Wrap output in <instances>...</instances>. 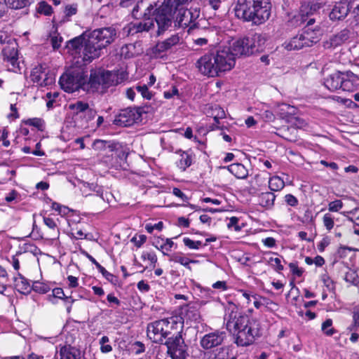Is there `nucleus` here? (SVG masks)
<instances>
[{
    "mask_svg": "<svg viewBox=\"0 0 359 359\" xmlns=\"http://www.w3.org/2000/svg\"><path fill=\"white\" fill-rule=\"evenodd\" d=\"M224 319L226 330L233 335L238 346H249L259 335V320L246 314L238 313L237 306L233 302H228L226 306Z\"/></svg>",
    "mask_w": 359,
    "mask_h": 359,
    "instance_id": "obj_1",
    "label": "nucleus"
},
{
    "mask_svg": "<svg viewBox=\"0 0 359 359\" xmlns=\"http://www.w3.org/2000/svg\"><path fill=\"white\" fill-rule=\"evenodd\" d=\"M189 0H168L166 4L155 13L154 21L158 29L157 35L163 34L172 24V19L179 27H188L199 16V12L185 9L184 4Z\"/></svg>",
    "mask_w": 359,
    "mask_h": 359,
    "instance_id": "obj_2",
    "label": "nucleus"
},
{
    "mask_svg": "<svg viewBox=\"0 0 359 359\" xmlns=\"http://www.w3.org/2000/svg\"><path fill=\"white\" fill-rule=\"evenodd\" d=\"M235 63L234 57L224 48L218 50L216 53L202 56L197 62V67L202 74L214 77L221 72L230 71Z\"/></svg>",
    "mask_w": 359,
    "mask_h": 359,
    "instance_id": "obj_3",
    "label": "nucleus"
},
{
    "mask_svg": "<svg viewBox=\"0 0 359 359\" xmlns=\"http://www.w3.org/2000/svg\"><path fill=\"white\" fill-rule=\"evenodd\" d=\"M234 12L239 19L261 25L269 18L271 6L266 0H237Z\"/></svg>",
    "mask_w": 359,
    "mask_h": 359,
    "instance_id": "obj_4",
    "label": "nucleus"
},
{
    "mask_svg": "<svg viewBox=\"0 0 359 359\" xmlns=\"http://www.w3.org/2000/svg\"><path fill=\"white\" fill-rule=\"evenodd\" d=\"M68 52L77 60L75 64L79 65V59L85 63H90L94 59L100 56L101 48L98 47L95 41H91V37L87 34L70 40L67 45Z\"/></svg>",
    "mask_w": 359,
    "mask_h": 359,
    "instance_id": "obj_5",
    "label": "nucleus"
},
{
    "mask_svg": "<svg viewBox=\"0 0 359 359\" xmlns=\"http://www.w3.org/2000/svg\"><path fill=\"white\" fill-rule=\"evenodd\" d=\"M322 7L320 3H312L311 4H304L300 8L299 12L293 16L290 22L292 26H300L307 22L306 26L301 34L304 37L306 46H311L318 41L319 30L312 29L310 26L315 22V19L311 18L318 10Z\"/></svg>",
    "mask_w": 359,
    "mask_h": 359,
    "instance_id": "obj_6",
    "label": "nucleus"
},
{
    "mask_svg": "<svg viewBox=\"0 0 359 359\" xmlns=\"http://www.w3.org/2000/svg\"><path fill=\"white\" fill-rule=\"evenodd\" d=\"M116 72L102 69H92L88 82L84 80L83 90L88 92L103 93L110 86L117 85L123 80Z\"/></svg>",
    "mask_w": 359,
    "mask_h": 359,
    "instance_id": "obj_7",
    "label": "nucleus"
},
{
    "mask_svg": "<svg viewBox=\"0 0 359 359\" xmlns=\"http://www.w3.org/2000/svg\"><path fill=\"white\" fill-rule=\"evenodd\" d=\"M266 39L261 34H255L250 37L233 39L230 41L228 50L233 57L241 55H250L262 48Z\"/></svg>",
    "mask_w": 359,
    "mask_h": 359,
    "instance_id": "obj_8",
    "label": "nucleus"
},
{
    "mask_svg": "<svg viewBox=\"0 0 359 359\" xmlns=\"http://www.w3.org/2000/svg\"><path fill=\"white\" fill-rule=\"evenodd\" d=\"M123 7L133 6L132 15L135 18H149L161 8H156V0H125L121 2Z\"/></svg>",
    "mask_w": 359,
    "mask_h": 359,
    "instance_id": "obj_9",
    "label": "nucleus"
},
{
    "mask_svg": "<svg viewBox=\"0 0 359 359\" xmlns=\"http://www.w3.org/2000/svg\"><path fill=\"white\" fill-rule=\"evenodd\" d=\"M86 77L83 70L71 69L63 74L60 79L62 88L68 93H72L80 88L83 89L84 80Z\"/></svg>",
    "mask_w": 359,
    "mask_h": 359,
    "instance_id": "obj_10",
    "label": "nucleus"
},
{
    "mask_svg": "<svg viewBox=\"0 0 359 359\" xmlns=\"http://www.w3.org/2000/svg\"><path fill=\"white\" fill-rule=\"evenodd\" d=\"M171 326L168 319L156 320L147 326V337L154 343L162 344L170 332Z\"/></svg>",
    "mask_w": 359,
    "mask_h": 359,
    "instance_id": "obj_11",
    "label": "nucleus"
},
{
    "mask_svg": "<svg viewBox=\"0 0 359 359\" xmlns=\"http://www.w3.org/2000/svg\"><path fill=\"white\" fill-rule=\"evenodd\" d=\"M91 41H95L101 49L110 44L116 36V31L112 27L96 29L89 34Z\"/></svg>",
    "mask_w": 359,
    "mask_h": 359,
    "instance_id": "obj_12",
    "label": "nucleus"
},
{
    "mask_svg": "<svg viewBox=\"0 0 359 359\" xmlns=\"http://www.w3.org/2000/svg\"><path fill=\"white\" fill-rule=\"evenodd\" d=\"M168 355L171 359H187L188 353L181 336L169 337L165 341Z\"/></svg>",
    "mask_w": 359,
    "mask_h": 359,
    "instance_id": "obj_13",
    "label": "nucleus"
},
{
    "mask_svg": "<svg viewBox=\"0 0 359 359\" xmlns=\"http://www.w3.org/2000/svg\"><path fill=\"white\" fill-rule=\"evenodd\" d=\"M32 81L41 86H47L52 85L55 81L53 74L47 70L46 65H39L36 66L31 72Z\"/></svg>",
    "mask_w": 359,
    "mask_h": 359,
    "instance_id": "obj_14",
    "label": "nucleus"
},
{
    "mask_svg": "<svg viewBox=\"0 0 359 359\" xmlns=\"http://www.w3.org/2000/svg\"><path fill=\"white\" fill-rule=\"evenodd\" d=\"M154 27L153 20L150 18H145L144 22H136L128 24L123 28L124 34L127 35H135L144 32H149L151 27Z\"/></svg>",
    "mask_w": 359,
    "mask_h": 359,
    "instance_id": "obj_15",
    "label": "nucleus"
},
{
    "mask_svg": "<svg viewBox=\"0 0 359 359\" xmlns=\"http://www.w3.org/2000/svg\"><path fill=\"white\" fill-rule=\"evenodd\" d=\"M354 36L355 34L353 32L349 29H344L337 34L331 36L329 40L325 42L324 46L327 48H335L337 46H341Z\"/></svg>",
    "mask_w": 359,
    "mask_h": 359,
    "instance_id": "obj_16",
    "label": "nucleus"
},
{
    "mask_svg": "<svg viewBox=\"0 0 359 359\" xmlns=\"http://www.w3.org/2000/svg\"><path fill=\"white\" fill-rule=\"evenodd\" d=\"M140 117L141 114L137 109L128 107L121 111L116 121L127 126L138 121Z\"/></svg>",
    "mask_w": 359,
    "mask_h": 359,
    "instance_id": "obj_17",
    "label": "nucleus"
},
{
    "mask_svg": "<svg viewBox=\"0 0 359 359\" xmlns=\"http://www.w3.org/2000/svg\"><path fill=\"white\" fill-rule=\"evenodd\" d=\"M225 337L224 332H214L205 334L201 340V345L205 349H209L220 345Z\"/></svg>",
    "mask_w": 359,
    "mask_h": 359,
    "instance_id": "obj_18",
    "label": "nucleus"
},
{
    "mask_svg": "<svg viewBox=\"0 0 359 359\" xmlns=\"http://www.w3.org/2000/svg\"><path fill=\"white\" fill-rule=\"evenodd\" d=\"M341 86V90L343 91H354L359 86V78L351 72L342 73Z\"/></svg>",
    "mask_w": 359,
    "mask_h": 359,
    "instance_id": "obj_19",
    "label": "nucleus"
},
{
    "mask_svg": "<svg viewBox=\"0 0 359 359\" xmlns=\"http://www.w3.org/2000/svg\"><path fill=\"white\" fill-rule=\"evenodd\" d=\"M264 257L262 261L270 266L274 271L280 273L284 269V266L282 264V257L279 256L277 253L267 251L264 252Z\"/></svg>",
    "mask_w": 359,
    "mask_h": 359,
    "instance_id": "obj_20",
    "label": "nucleus"
},
{
    "mask_svg": "<svg viewBox=\"0 0 359 359\" xmlns=\"http://www.w3.org/2000/svg\"><path fill=\"white\" fill-rule=\"evenodd\" d=\"M348 4L346 1L337 3L330 13V18L332 20H341L348 13Z\"/></svg>",
    "mask_w": 359,
    "mask_h": 359,
    "instance_id": "obj_21",
    "label": "nucleus"
},
{
    "mask_svg": "<svg viewBox=\"0 0 359 359\" xmlns=\"http://www.w3.org/2000/svg\"><path fill=\"white\" fill-rule=\"evenodd\" d=\"M15 288L21 294H28L32 290V285L29 281L21 273H18L14 277Z\"/></svg>",
    "mask_w": 359,
    "mask_h": 359,
    "instance_id": "obj_22",
    "label": "nucleus"
},
{
    "mask_svg": "<svg viewBox=\"0 0 359 359\" xmlns=\"http://www.w3.org/2000/svg\"><path fill=\"white\" fill-rule=\"evenodd\" d=\"M341 72H337L330 74L329 76L325 79V87L332 92L341 89Z\"/></svg>",
    "mask_w": 359,
    "mask_h": 359,
    "instance_id": "obj_23",
    "label": "nucleus"
},
{
    "mask_svg": "<svg viewBox=\"0 0 359 359\" xmlns=\"http://www.w3.org/2000/svg\"><path fill=\"white\" fill-rule=\"evenodd\" d=\"M60 359H81V353L71 346H63L60 349Z\"/></svg>",
    "mask_w": 359,
    "mask_h": 359,
    "instance_id": "obj_24",
    "label": "nucleus"
},
{
    "mask_svg": "<svg viewBox=\"0 0 359 359\" xmlns=\"http://www.w3.org/2000/svg\"><path fill=\"white\" fill-rule=\"evenodd\" d=\"M255 114L259 116L264 121H272L275 118V116L270 110L269 107L264 103L257 104Z\"/></svg>",
    "mask_w": 359,
    "mask_h": 359,
    "instance_id": "obj_25",
    "label": "nucleus"
},
{
    "mask_svg": "<svg viewBox=\"0 0 359 359\" xmlns=\"http://www.w3.org/2000/svg\"><path fill=\"white\" fill-rule=\"evenodd\" d=\"M168 260L172 262L178 263L187 269L191 270L190 266L191 263H198V261L191 259L180 252H175L170 255H168Z\"/></svg>",
    "mask_w": 359,
    "mask_h": 359,
    "instance_id": "obj_26",
    "label": "nucleus"
},
{
    "mask_svg": "<svg viewBox=\"0 0 359 359\" xmlns=\"http://www.w3.org/2000/svg\"><path fill=\"white\" fill-rule=\"evenodd\" d=\"M227 170L238 179H245L248 175V169L241 163H232Z\"/></svg>",
    "mask_w": 359,
    "mask_h": 359,
    "instance_id": "obj_27",
    "label": "nucleus"
},
{
    "mask_svg": "<svg viewBox=\"0 0 359 359\" xmlns=\"http://www.w3.org/2000/svg\"><path fill=\"white\" fill-rule=\"evenodd\" d=\"M306 42L305 43L304 37L300 34L292 38L288 42H286L285 43V48L287 50H299L304 47H306Z\"/></svg>",
    "mask_w": 359,
    "mask_h": 359,
    "instance_id": "obj_28",
    "label": "nucleus"
},
{
    "mask_svg": "<svg viewBox=\"0 0 359 359\" xmlns=\"http://www.w3.org/2000/svg\"><path fill=\"white\" fill-rule=\"evenodd\" d=\"M180 159L176 162V165L182 171L186 170L187 168L191 165L193 157L187 151H180Z\"/></svg>",
    "mask_w": 359,
    "mask_h": 359,
    "instance_id": "obj_29",
    "label": "nucleus"
},
{
    "mask_svg": "<svg viewBox=\"0 0 359 359\" xmlns=\"http://www.w3.org/2000/svg\"><path fill=\"white\" fill-rule=\"evenodd\" d=\"M276 196L272 192H263L258 196L259 204L266 208H271L273 206Z\"/></svg>",
    "mask_w": 359,
    "mask_h": 359,
    "instance_id": "obj_30",
    "label": "nucleus"
},
{
    "mask_svg": "<svg viewBox=\"0 0 359 359\" xmlns=\"http://www.w3.org/2000/svg\"><path fill=\"white\" fill-rule=\"evenodd\" d=\"M199 294L198 296L201 299V304L204 305L207 303L214 300L215 299V292L210 287H202L199 286Z\"/></svg>",
    "mask_w": 359,
    "mask_h": 359,
    "instance_id": "obj_31",
    "label": "nucleus"
},
{
    "mask_svg": "<svg viewBox=\"0 0 359 359\" xmlns=\"http://www.w3.org/2000/svg\"><path fill=\"white\" fill-rule=\"evenodd\" d=\"M168 51L163 41H158L155 46L150 48L148 50V54L154 58L163 57L165 53Z\"/></svg>",
    "mask_w": 359,
    "mask_h": 359,
    "instance_id": "obj_32",
    "label": "nucleus"
},
{
    "mask_svg": "<svg viewBox=\"0 0 359 359\" xmlns=\"http://www.w3.org/2000/svg\"><path fill=\"white\" fill-rule=\"evenodd\" d=\"M78 11L77 4H67L64 7V17L62 20V22L71 20V17L76 15Z\"/></svg>",
    "mask_w": 359,
    "mask_h": 359,
    "instance_id": "obj_33",
    "label": "nucleus"
},
{
    "mask_svg": "<svg viewBox=\"0 0 359 359\" xmlns=\"http://www.w3.org/2000/svg\"><path fill=\"white\" fill-rule=\"evenodd\" d=\"M269 187L272 191H278L283 189L285 183L280 177L273 176L269 179Z\"/></svg>",
    "mask_w": 359,
    "mask_h": 359,
    "instance_id": "obj_34",
    "label": "nucleus"
},
{
    "mask_svg": "<svg viewBox=\"0 0 359 359\" xmlns=\"http://www.w3.org/2000/svg\"><path fill=\"white\" fill-rule=\"evenodd\" d=\"M93 148L96 151H104L108 149L109 151H112L114 147L110 142L96 140L93 144Z\"/></svg>",
    "mask_w": 359,
    "mask_h": 359,
    "instance_id": "obj_35",
    "label": "nucleus"
},
{
    "mask_svg": "<svg viewBox=\"0 0 359 359\" xmlns=\"http://www.w3.org/2000/svg\"><path fill=\"white\" fill-rule=\"evenodd\" d=\"M51 208L53 210L57 211L62 217H66L67 219L72 214L73 210L68 207L62 205L56 202L52 203Z\"/></svg>",
    "mask_w": 359,
    "mask_h": 359,
    "instance_id": "obj_36",
    "label": "nucleus"
},
{
    "mask_svg": "<svg viewBox=\"0 0 359 359\" xmlns=\"http://www.w3.org/2000/svg\"><path fill=\"white\" fill-rule=\"evenodd\" d=\"M69 109L74 114H78L88 109V104L83 101H76L69 104Z\"/></svg>",
    "mask_w": 359,
    "mask_h": 359,
    "instance_id": "obj_37",
    "label": "nucleus"
},
{
    "mask_svg": "<svg viewBox=\"0 0 359 359\" xmlns=\"http://www.w3.org/2000/svg\"><path fill=\"white\" fill-rule=\"evenodd\" d=\"M141 259L143 261H148L150 267L154 269L157 262L158 258L156 253L153 251H144L141 255Z\"/></svg>",
    "mask_w": 359,
    "mask_h": 359,
    "instance_id": "obj_38",
    "label": "nucleus"
},
{
    "mask_svg": "<svg viewBox=\"0 0 359 359\" xmlns=\"http://www.w3.org/2000/svg\"><path fill=\"white\" fill-rule=\"evenodd\" d=\"M6 5L13 9H20L27 6L29 0H5Z\"/></svg>",
    "mask_w": 359,
    "mask_h": 359,
    "instance_id": "obj_39",
    "label": "nucleus"
},
{
    "mask_svg": "<svg viewBox=\"0 0 359 359\" xmlns=\"http://www.w3.org/2000/svg\"><path fill=\"white\" fill-rule=\"evenodd\" d=\"M332 320L330 318L326 319L321 325L323 332L327 336H332L337 332V330L332 327Z\"/></svg>",
    "mask_w": 359,
    "mask_h": 359,
    "instance_id": "obj_40",
    "label": "nucleus"
},
{
    "mask_svg": "<svg viewBox=\"0 0 359 359\" xmlns=\"http://www.w3.org/2000/svg\"><path fill=\"white\" fill-rule=\"evenodd\" d=\"M182 39V36L179 34H175L172 35L167 39L163 41V42L167 50H168L171 49L173 46L179 44L181 42Z\"/></svg>",
    "mask_w": 359,
    "mask_h": 359,
    "instance_id": "obj_41",
    "label": "nucleus"
},
{
    "mask_svg": "<svg viewBox=\"0 0 359 359\" xmlns=\"http://www.w3.org/2000/svg\"><path fill=\"white\" fill-rule=\"evenodd\" d=\"M4 60L12 59L13 57L18 56L16 45H6L2 50Z\"/></svg>",
    "mask_w": 359,
    "mask_h": 359,
    "instance_id": "obj_42",
    "label": "nucleus"
},
{
    "mask_svg": "<svg viewBox=\"0 0 359 359\" xmlns=\"http://www.w3.org/2000/svg\"><path fill=\"white\" fill-rule=\"evenodd\" d=\"M135 90L146 100H150L154 96L153 93L149 90L147 84L137 85L135 86Z\"/></svg>",
    "mask_w": 359,
    "mask_h": 359,
    "instance_id": "obj_43",
    "label": "nucleus"
},
{
    "mask_svg": "<svg viewBox=\"0 0 359 359\" xmlns=\"http://www.w3.org/2000/svg\"><path fill=\"white\" fill-rule=\"evenodd\" d=\"M24 123L26 125L34 126L41 131H43L45 128L44 121L40 118H28L24 121Z\"/></svg>",
    "mask_w": 359,
    "mask_h": 359,
    "instance_id": "obj_44",
    "label": "nucleus"
},
{
    "mask_svg": "<svg viewBox=\"0 0 359 359\" xmlns=\"http://www.w3.org/2000/svg\"><path fill=\"white\" fill-rule=\"evenodd\" d=\"M97 269L102 273L106 280L114 285L116 284L118 278L116 276L107 271L102 265H100Z\"/></svg>",
    "mask_w": 359,
    "mask_h": 359,
    "instance_id": "obj_45",
    "label": "nucleus"
},
{
    "mask_svg": "<svg viewBox=\"0 0 359 359\" xmlns=\"http://www.w3.org/2000/svg\"><path fill=\"white\" fill-rule=\"evenodd\" d=\"M37 11L41 14L48 16L53 13V8L47 2L42 1L38 4Z\"/></svg>",
    "mask_w": 359,
    "mask_h": 359,
    "instance_id": "obj_46",
    "label": "nucleus"
},
{
    "mask_svg": "<svg viewBox=\"0 0 359 359\" xmlns=\"http://www.w3.org/2000/svg\"><path fill=\"white\" fill-rule=\"evenodd\" d=\"M32 290L38 293L46 294L50 290V287L48 285L43 283L34 281L32 283Z\"/></svg>",
    "mask_w": 359,
    "mask_h": 359,
    "instance_id": "obj_47",
    "label": "nucleus"
},
{
    "mask_svg": "<svg viewBox=\"0 0 359 359\" xmlns=\"http://www.w3.org/2000/svg\"><path fill=\"white\" fill-rule=\"evenodd\" d=\"M147 236L144 234H138L136 233L130 240V241L135 245L137 248H141L144 243L147 241Z\"/></svg>",
    "mask_w": 359,
    "mask_h": 359,
    "instance_id": "obj_48",
    "label": "nucleus"
},
{
    "mask_svg": "<svg viewBox=\"0 0 359 359\" xmlns=\"http://www.w3.org/2000/svg\"><path fill=\"white\" fill-rule=\"evenodd\" d=\"M175 245L174 242L170 238H166L163 240V243L161 245L159 250H161L164 255L168 257V252L171 251L172 248Z\"/></svg>",
    "mask_w": 359,
    "mask_h": 359,
    "instance_id": "obj_49",
    "label": "nucleus"
},
{
    "mask_svg": "<svg viewBox=\"0 0 359 359\" xmlns=\"http://www.w3.org/2000/svg\"><path fill=\"white\" fill-rule=\"evenodd\" d=\"M100 350L102 353H109L111 351L112 347L109 344V339L107 336H103L100 339Z\"/></svg>",
    "mask_w": 359,
    "mask_h": 359,
    "instance_id": "obj_50",
    "label": "nucleus"
},
{
    "mask_svg": "<svg viewBox=\"0 0 359 359\" xmlns=\"http://www.w3.org/2000/svg\"><path fill=\"white\" fill-rule=\"evenodd\" d=\"M183 243L185 246L191 250H198L202 245V243L200 241H193L189 238L185 237L183 238Z\"/></svg>",
    "mask_w": 359,
    "mask_h": 359,
    "instance_id": "obj_51",
    "label": "nucleus"
},
{
    "mask_svg": "<svg viewBox=\"0 0 359 359\" xmlns=\"http://www.w3.org/2000/svg\"><path fill=\"white\" fill-rule=\"evenodd\" d=\"M323 222L327 230L330 231L334 226V217L330 213H326L323 217Z\"/></svg>",
    "mask_w": 359,
    "mask_h": 359,
    "instance_id": "obj_52",
    "label": "nucleus"
},
{
    "mask_svg": "<svg viewBox=\"0 0 359 359\" xmlns=\"http://www.w3.org/2000/svg\"><path fill=\"white\" fill-rule=\"evenodd\" d=\"M163 227H164V224H163V222H158V223L154 224L148 223L145 225V229L149 233H152L154 230L161 231H162Z\"/></svg>",
    "mask_w": 359,
    "mask_h": 359,
    "instance_id": "obj_53",
    "label": "nucleus"
},
{
    "mask_svg": "<svg viewBox=\"0 0 359 359\" xmlns=\"http://www.w3.org/2000/svg\"><path fill=\"white\" fill-rule=\"evenodd\" d=\"M322 281L324 283V285L327 287V289L330 291L333 292L335 289V284L334 281L330 278V277L327 274H323L322 276Z\"/></svg>",
    "mask_w": 359,
    "mask_h": 359,
    "instance_id": "obj_54",
    "label": "nucleus"
},
{
    "mask_svg": "<svg viewBox=\"0 0 359 359\" xmlns=\"http://www.w3.org/2000/svg\"><path fill=\"white\" fill-rule=\"evenodd\" d=\"M0 43L7 45H16V42L14 39L2 31H0Z\"/></svg>",
    "mask_w": 359,
    "mask_h": 359,
    "instance_id": "obj_55",
    "label": "nucleus"
},
{
    "mask_svg": "<svg viewBox=\"0 0 359 359\" xmlns=\"http://www.w3.org/2000/svg\"><path fill=\"white\" fill-rule=\"evenodd\" d=\"M343 208V203L341 200H335L329 203L328 210L330 212H338Z\"/></svg>",
    "mask_w": 359,
    "mask_h": 359,
    "instance_id": "obj_56",
    "label": "nucleus"
},
{
    "mask_svg": "<svg viewBox=\"0 0 359 359\" xmlns=\"http://www.w3.org/2000/svg\"><path fill=\"white\" fill-rule=\"evenodd\" d=\"M289 267L293 275L297 277L302 276L304 270L303 269L299 268L296 263H290Z\"/></svg>",
    "mask_w": 359,
    "mask_h": 359,
    "instance_id": "obj_57",
    "label": "nucleus"
},
{
    "mask_svg": "<svg viewBox=\"0 0 359 359\" xmlns=\"http://www.w3.org/2000/svg\"><path fill=\"white\" fill-rule=\"evenodd\" d=\"M212 288L215 290H218L221 292L226 291L228 290V285L226 281L224 280H218L212 284Z\"/></svg>",
    "mask_w": 359,
    "mask_h": 359,
    "instance_id": "obj_58",
    "label": "nucleus"
},
{
    "mask_svg": "<svg viewBox=\"0 0 359 359\" xmlns=\"http://www.w3.org/2000/svg\"><path fill=\"white\" fill-rule=\"evenodd\" d=\"M238 218H236L235 217H232L229 219V222L227 224V226L229 229H233L235 231L238 232V231H241V227L238 226Z\"/></svg>",
    "mask_w": 359,
    "mask_h": 359,
    "instance_id": "obj_59",
    "label": "nucleus"
},
{
    "mask_svg": "<svg viewBox=\"0 0 359 359\" xmlns=\"http://www.w3.org/2000/svg\"><path fill=\"white\" fill-rule=\"evenodd\" d=\"M358 212H359V210L355 209L353 211L348 212L352 216L348 217V221L353 222L355 225L359 226V215H358Z\"/></svg>",
    "mask_w": 359,
    "mask_h": 359,
    "instance_id": "obj_60",
    "label": "nucleus"
},
{
    "mask_svg": "<svg viewBox=\"0 0 359 359\" xmlns=\"http://www.w3.org/2000/svg\"><path fill=\"white\" fill-rule=\"evenodd\" d=\"M285 201L288 205L295 207L298 205L297 198L292 194H287L285 196Z\"/></svg>",
    "mask_w": 359,
    "mask_h": 359,
    "instance_id": "obj_61",
    "label": "nucleus"
},
{
    "mask_svg": "<svg viewBox=\"0 0 359 359\" xmlns=\"http://www.w3.org/2000/svg\"><path fill=\"white\" fill-rule=\"evenodd\" d=\"M172 194L176 197L180 198L183 202H187L189 201V197L178 188H174L172 189Z\"/></svg>",
    "mask_w": 359,
    "mask_h": 359,
    "instance_id": "obj_62",
    "label": "nucleus"
},
{
    "mask_svg": "<svg viewBox=\"0 0 359 359\" xmlns=\"http://www.w3.org/2000/svg\"><path fill=\"white\" fill-rule=\"evenodd\" d=\"M252 298L254 299V306L257 309H260L261 306L263 305V303L262 302L261 300H266V298L256 294L252 295Z\"/></svg>",
    "mask_w": 359,
    "mask_h": 359,
    "instance_id": "obj_63",
    "label": "nucleus"
},
{
    "mask_svg": "<svg viewBox=\"0 0 359 359\" xmlns=\"http://www.w3.org/2000/svg\"><path fill=\"white\" fill-rule=\"evenodd\" d=\"M67 221L69 225L71 226L72 224L79 223L81 221V217L79 215L76 214V212L73 210L72 214H71Z\"/></svg>",
    "mask_w": 359,
    "mask_h": 359,
    "instance_id": "obj_64",
    "label": "nucleus"
}]
</instances>
